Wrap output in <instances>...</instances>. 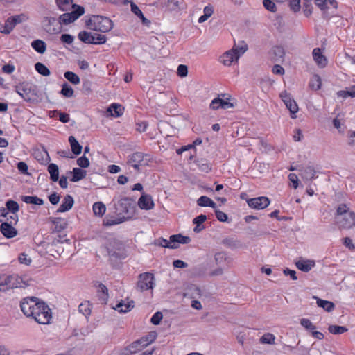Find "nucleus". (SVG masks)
Segmentation results:
<instances>
[{
  "instance_id": "nucleus-43",
  "label": "nucleus",
  "mask_w": 355,
  "mask_h": 355,
  "mask_svg": "<svg viewBox=\"0 0 355 355\" xmlns=\"http://www.w3.org/2000/svg\"><path fill=\"white\" fill-rule=\"evenodd\" d=\"M78 311L85 316L89 315L91 313V304L89 302H82L78 306Z\"/></svg>"
},
{
  "instance_id": "nucleus-33",
  "label": "nucleus",
  "mask_w": 355,
  "mask_h": 355,
  "mask_svg": "<svg viewBox=\"0 0 355 355\" xmlns=\"http://www.w3.org/2000/svg\"><path fill=\"white\" fill-rule=\"evenodd\" d=\"M31 46L39 53L43 54L46 50V43L41 40H35L32 42Z\"/></svg>"
},
{
  "instance_id": "nucleus-21",
  "label": "nucleus",
  "mask_w": 355,
  "mask_h": 355,
  "mask_svg": "<svg viewBox=\"0 0 355 355\" xmlns=\"http://www.w3.org/2000/svg\"><path fill=\"white\" fill-rule=\"evenodd\" d=\"M295 266L301 271L307 272L315 266V261L313 260L300 259L295 262Z\"/></svg>"
},
{
  "instance_id": "nucleus-20",
  "label": "nucleus",
  "mask_w": 355,
  "mask_h": 355,
  "mask_svg": "<svg viewBox=\"0 0 355 355\" xmlns=\"http://www.w3.org/2000/svg\"><path fill=\"white\" fill-rule=\"evenodd\" d=\"M312 0H303V5H311ZM315 5L322 10L328 9L329 6L336 8L335 0H315Z\"/></svg>"
},
{
  "instance_id": "nucleus-19",
  "label": "nucleus",
  "mask_w": 355,
  "mask_h": 355,
  "mask_svg": "<svg viewBox=\"0 0 355 355\" xmlns=\"http://www.w3.org/2000/svg\"><path fill=\"white\" fill-rule=\"evenodd\" d=\"M0 230L2 234L6 238H13L17 234V230L8 222L2 223L0 226Z\"/></svg>"
},
{
  "instance_id": "nucleus-35",
  "label": "nucleus",
  "mask_w": 355,
  "mask_h": 355,
  "mask_svg": "<svg viewBox=\"0 0 355 355\" xmlns=\"http://www.w3.org/2000/svg\"><path fill=\"white\" fill-rule=\"evenodd\" d=\"M21 200L27 204H34L37 205H42L44 204V200L36 196H21Z\"/></svg>"
},
{
  "instance_id": "nucleus-44",
  "label": "nucleus",
  "mask_w": 355,
  "mask_h": 355,
  "mask_svg": "<svg viewBox=\"0 0 355 355\" xmlns=\"http://www.w3.org/2000/svg\"><path fill=\"white\" fill-rule=\"evenodd\" d=\"M60 94L64 97L70 98L73 96L74 91L72 87L68 85V83H65L62 86Z\"/></svg>"
},
{
  "instance_id": "nucleus-37",
  "label": "nucleus",
  "mask_w": 355,
  "mask_h": 355,
  "mask_svg": "<svg viewBox=\"0 0 355 355\" xmlns=\"http://www.w3.org/2000/svg\"><path fill=\"white\" fill-rule=\"evenodd\" d=\"M78 38L80 41L86 44H92V42H94L93 33L85 31L79 33Z\"/></svg>"
},
{
  "instance_id": "nucleus-40",
  "label": "nucleus",
  "mask_w": 355,
  "mask_h": 355,
  "mask_svg": "<svg viewBox=\"0 0 355 355\" xmlns=\"http://www.w3.org/2000/svg\"><path fill=\"white\" fill-rule=\"evenodd\" d=\"M321 78L318 75H313L311 78L310 83H309V87L313 89V90H318L321 87Z\"/></svg>"
},
{
  "instance_id": "nucleus-41",
  "label": "nucleus",
  "mask_w": 355,
  "mask_h": 355,
  "mask_svg": "<svg viewBox=\"0 0 355 355\" xmlns=\"http://www.w3.org/2000/svg\"><path fill=\"white\" fill-rule=\"evenodd\" d=\"M259 340L262 344L274 345L275 336L271 333H266L260 338Z\"/></svg>"
},
{
  "instance_id": "nucleus-32",
  "label": "nucleus",
  "mask_w": 355,
  "mask_h": 355,
  "mask_svg": "<svg viewBox=\"0 0 355 355\" xmlns=\"http://www.w3.org/2000/svg\"><path fill=\"white\" fill-rule=\"evenodd\" d=\"M69 142L70 144L73 153H74L76 155L81 153L82 146L78 143V141L73 136H70L69 137Z\"/></svg>"
},
{
  "instance_id": "nucleus-57",
  "label": "nucleus",
  "mask_w": 355,
  "mask_h": 355,
  "mask_svg": "<svg viewBox=\"0 0 355 355\" xmlns=\"http://www.w3.org/2000/svg\"><path fill=\"white\" fill-rule=\"evenodd\" d=\"M230 96H228L225 98H221V108L223 109H229L234 107V105L230 102Z\"/></svg>"
},
{
  "instance_id": "nucleus-25",
  "label": "nucleus",
  "mask_w": 355,
  "mask_h": 355,
  "mask_svg": "<svg viewBox=\"0 0 355 355\" xmlns=\"http://www.w3.org/2000/svg\"><path fill=\"white\" fill-rule=\"evenodd\" d=\"M124 108L119 104L112 103L107 110L110 116L119 117L123 113Z\"/></svg>"
},
{
  "instance_id": "nucleus-60",
  "label": "nucleus",
  "mask_w": 355,
  "mask_h": 355,
  "mask_svg": "<svg viewBox=\"0 0 355 355\" xmlns=\"http://www.w3.org/2000/svg\"><path fill=\"white\" fill-rule=\"evenodd\" d=\"M73 40H74L73 37L69 34H63L60 37V40L63 43H66L67 44H72L73 42Z\"/></svg>"
},
{
  "instance_id": "nucleus-59",
  "label": "nucleus",
  "mask_w": 355,
  "mask_h": 355,
  "mask_svg": "<svg viewBox=\"0 0 355 355\" xmlns=\"http://www.w3.org/2000/svg\"><path fill=\"white\" fill-rule=\"evenodd\" d=\"M178 75L180 77H185L188 73V68L186 65L180 64L178 67Z\"/></svg>"
},
{
  "instance_id": "nucleus-5",
  "label": "nucleus",
  "mask_w": 355,
  "mask_h": 355,
  "mask_svg": "<svg viewBox=\"0 0 355 355\" xmlns=\"http://www.w3.org/2000/svg\"><path fill=\"white\" fill-rule=\"evenodd\" d=\"M15 91L26 101H31L37 96L36 87L28 82H23L16 85Z\"/></svg>"
},
{
  "instance_id": "nucleus-28",
  "label": "nucleus",
  "mask_w": 355,
  "mask_h": 355,
  "mask_svg": "<svg viewBox=\"0 0 355 355\" xmlns=\"http://www.w3.org/2000/svg\"><path fill=\"white\" fill-rule=\"evenodd\" d=\"M158 3L162 8H166L170 10H174L179 8L178 0H158Z\"/></svg>"
},
{
  "instance_id": "nucleus-55",
  "label": "nucleus",
  "mask_w": 355,
  "mask_h": 355,
  "mask_svg": "<svg viewBox=\"0 0 355 355\" xmlns=\"http://www.w3.org/2000/svg\"><path fill=\"white\" fill-rule=\"evenodd\" d=\"M233 48L236 49L234 53H236L239 59L240 56L242 55L248 50V46L245 44H242L241 46H234Z\"/></svg>"
},
{
  "instance_id": "nucleus-10",
  "label": "nucleus",
  "mask_w": 355,
  "mask_h": 355,
  "mask_svg": "<svg viewBox=\"0 0 355 355\" xmlns=\"http://www.w3.org/2000/svg\"><path fill=\"white\" fill-rule=\"evenodd\" d=\"M279 97L284 102L286 108L290 111L291 118L295 119L296 118L295 114L299 110L298 105H297V103L295 102V101L291 95L289 93H288L286 91L282 92L279 94Z\"/></svg>"
},
{
  "instance_id": "nucleus-14",
  "label": "nucleus",
  "mask_w": 355,
  "mask_h": 355,
  "mask_svg": "<svg viewBox=\"0 0 355 355\" xmlns=\"http://www.w3.org/2000/svg\"><path fill=\"white\" fill-rule=\"evenodd\" d=\"M103 249L110 257H121L123 254L122 244L115 241H110Z\"/></svg>"
},
{
  "instance_id": "nucleus-39",
  "label": "nucleus",
  "mask_w": 355,
  "mask_h": 355,
  "mask_svg": "<svg viewBox=\"0 0 355 355\" xmlns=\"http://www.w3.org/2000/svg\"><path fill=\"white\" fill-rule=\"evenodd\" d=\"M315 171L311 166H306L302 169V177L306 180H312L315 176Z\"/></svg>"
},
{
  "instance_id": "nucleus-4",
  "label": "nucleus",
  "mask_w": 355,
  "mask_h": 355,
  "mask_svg": "<svg viewBox=\"0 0 355 355\" xmlns=\"http://www.w3.org/2000/svg\"><path fill=\"white\" fill-rule=\"evenodd\" d=\"M116 209L120 216H124V218L130 219L135 212V200L130 198H121L116 205Z\"/></svg>"
},
{
  "instance_id": "nucleus-30",
  "label": "nucleus",
  "mask_w": 355,
  "mask_h": 355,
  "mask_svg": "<svg viewBox=\"0 0 355 355\" xmlns=\"http://www.w3.org/2000/svg\"><path fill=\"white\" fill-rule=\"evenodd\" d=\"M50 220L55 225V229L58 232H61L67 227V222L64 218L57 217L51 218Z\"/></svg>"
},
{
  "instance_id": "nucleus-36",
  "label": "nucleus",
  "mask_w": 355,
  "mask_h": 355,
  "mask_svg": "<svg viewBox=\"0 0 355 355\" xmlns=\"http://www.w3.org/2000/svg\"><path fill=\"white\" fill-rule=\"evenodd\" d=\"M92 208L94 214L96 216H103L106 211L105 205L101 202H95Z\"/></svg>"
},
{
  "instance_id": "nucleus-15",
  "label": "nucleus",
  "mask_w": 355,
  "mask_h": 355,
  "mask_svg": "<svg viewBox=\"0 0 355 355\" xmlns=\"http://www.w3.org/2000/svg\"><path fill=\"white\" fill-rule=\"evenodd\" d=\"M25 19V16L21 15H15L10 17H8L5 22V25L3 29L1 31L3 33L8 34L11 32V31L14 28L16 24L21 23Z\"/></svg>"
},
{
  "instance_id": "nucleus-47",
  "label": "nucleus",
  "mask_w": 355,
  "mask_h": 355,
  "mask_svg": "<svg viewBox=\"0 0 355 355\" xmlns=\"http://www.w3.org/2000/svg\"><path fill=\"white\" fill-rule=\"evenodd\" d=\"M144 347H141V343L139 340H137L129 345L127 347V350L130 352V354H135L137 352L141 350Z\"/></svg>"
},
{
  "instance_id": "nucleus-26",
  "label": "nucleus",
  "mask_w": 355,
  "mask_h": 355,
  "mask_svg": "<svg viewBox=\"0 0 355 355\" xmlns=\"http://www.w3.org/2000/svg\"><path fill=\"white\" fill-rule=\"evenodd\" d=\"M157 334L155 331H151L147 335L141 337L139 339V341L141 343V347H144V348L150 343H152L156 338Z\"/></svg>"
},
{
  "instance_id": "nucleus-63",
  "label": "nucleus",
  "mask_w": 355,
  "mask_h": 355,
  "mask_svg": "<svg viewBox=\"0 0 355 355\" xmlns=\"http://www.w3.org/2000/svg\"><path fill=\"white\" fill-rule=\"evenodd\" d=\"M17 168L21 173L28 174V165L25 162H19L17 164Z\"/></svg>"
},
{
  "instance_id": "nucleus-2",
  "label": "nucleus",
  "mask_w": 355,
  "mask_h": 355,
  "mask_svg": "<svg viewBox=\"0 0 355 355\" xmlns=\"http://www.w3.org/2000/svg\"><path fill=\"white\" fill-rule=\"evenodd\" d=\"M335 220L340 230H349L355 227V213L345 204H340L337 207Z\"/></svg>"
},
{
  "instance_id": "nucleus-27",
  "label": "nucleus",
  "mask_w": 355,
  "mask_h": 355,
  "mask_svg": "<svg viewBox=\"0 0 355 355\" xmlns=\"http://www.w3.org/2000/svg\"><path fill=\"white\" fill-rule=\"evenodd\" d=\"M197 205L200 207H210L216 208V204L209 197L202 196L197 200Z\"/></svg>"
},
{
  "instance_id": "nucleus-58",
  "label": "nucleus",
  "mask_w": 355,
  "mask_h": 355,
  "mask_svg": "<svg viewBox=\"0 0 355 355\" xmlns=\"http://www.w3.org/2000/svg\"><path fill=\"white\" fill-rule=\"evenodd\" d=\"M163 318V315L161 312L158 311L156 312L153 317L150 319L151 322L157 325L160 323L162 319Z\"/></svg>"
},
{
  "instance_id": "nucleus-34",
  "label": "nucleus",
  "mask_w": 355,
  "mask_h": 355,
  "mask_svg": "<svg viewBox=\"0 0 355 355\" xmlns=\"http://www.w3.org/2000/svg\"><path fill=\"white\" fill-rule=\"evenodd\" d=\"M48 172L50 173V178L53 182H57L59 178V168L55 164H50L48 166Z\"/></svg>"
},
{
  "instance_id": "nucleus-9",
  "label": "nucleus",
  "mask_w": 355,
  "mask_h": 355,
  "mask_svg": "<svg viewBox=\"0 0 355 355\" xmlns=\"http://www.w3.org/2000/svg\"><path fill=\"white\" fill-rule=\"evenodd\" d=\"M149 161L148 155L137 152L128 157L127 163L135 170L139 171L140 166L147 165Z\"/></svg>"
},
{
  "instance_id": "nucleus-38",
  "label": "nucleus",
  "mask_w": 355,
  "mask_h": 355,
  "mask_svg": "<svg viewBox=\"0 0 355 355\" xmlns=\"http://www.w3.org/2000/svg\"><path fill=\"white\" fill-rule=\"evenodd\" d=\"M87 174L86 171L82 170L79 168H74L73 169V177L71 179V182H76L85 178Z\"/></svg>"
},
{
  "instance_id": "nucleus-54",
  "label": "nucleus",
  "mask_w": 355,
  "mask_h": 355,
  "mask_svg": "<svg viewBox=\"0 0 355 355\" xmlns=\"http://www.w3.org/2000/svg\"><path fill=\"white\" fill-rule=\"evenodd\" d=\"M300 324L302 327H304L306 329H309L311 331L315 329V326L309 319H306V318L301 319Z\"/></svg>"
},
{
  "instance_id": "nucleus-48",
  "label": "nucleus",
  "mask_w": 355,
  "mask_h": 355,
  "mask_svg": "<svg viewBox=\"0 0 355 355\" xmlns=\"http://www.w3.org/2000/svg\"><path fill=\"white\" fill-rule=\"evenodd\" d=\"M272 53L275 61H279L284 56V50L282 46H275L272 49Z\"/></svg>"
},
{
  "instance_id": "nucleus-13",
  "label": "nucleus",
  "mask_w": 355,
  "mask_h": 355,
  "mask_svg": "<svg viewBox=\"0 0 355 355\" xmlns=\"http://www.w3.org/2000/svg\"><path fill=\"white\" fill-rule=\"evenodd\" d=\"M247 203L250 208L255 209H263L269 206L270 200L268 197L260 196L248 199Z\"/></svg>"
},
{
  "instance_id": "nucleus-53",
  "label": "nucleus",
  "mask_w": 355,
  "mask_h": 355,
  "mask_svg": "<svg viewBox=\"0 0 355 355\" xmlns=\"http://www.w3.org/2000/svg\"><path fill=\"white\" fill-rule=\"evenodd\" d=\"M94 42L93 44H102L106 42V37L104 35L93 33Z\"/></svg>"
},
{
  "instance_id": "nucleus-6",
  "label": "nucleus",
  "mask_w": 355,
  "mask_h": 355,
  "mask_svg": "<svg viewBox=\"0 0 355 355\" xmlns=\"http://www.w3.org/2000/svg\"><path fill=\"white\" fill-rule=\"evenodd\" d=\"M190 241L191 239L189 236H184L182 234H174L169 237V240L162 239L157 240L156 243L164 248L176 249L178 248L180 243L187 244Z\"/></svg>"
},
{
  "instance_id": "nucleus-49",
  "label": "nucleus",
  "mask_w": 355,
  "mask_h": 355,
  "mask_svg": "<svg viewBox=\"0 0 355 355\" xmlns=\"http://www.w3.org/2000/svg\"><path fill=\"white\" fill-rule=\"evenodd\" d=\"M330 333L333 334H341L344 332L347 331V329L345 327L338 326V325H330L328 328Z\"/></svg>"
},
{
  "instance_id": "nucleus-42",
  "label": "nucleus",
  "mask_w": 355,
  "mask_h": 355,
  "mask_svg": "<svg viewBox=\"0 0 355 355\" xmlns=\"http://www.w3.org/2000/svg\"><path fill=\"white\" fill-rule=\"evenodd\" d=\"M64 76L67 80L73 85H78L80 82L79 76L72 71H66Z\"/></svg>"
},
{
  "instance_id": "nucleus-51",
  "label": "nucleus",
  "mask_w": 355,
  "mask_h": 355,
  "mask_svg": "<svg viewBox=\"0 0 355 355\" xmlns=\"http://www.w3.org/2000/svg\"><path fill=\"white\" fill-rule=\"evenodd\" d=\"M220 96L225 98L226 96V94H223L220 95ZM209 107L211 109L214 110H218V108L221 107V98L220 97V96L218 98H216L211 101Z\"/></svg>"
},
{
  "instance_id": "nucleus-45",
  "label": "nucleus",
  "mask_w": 355,
  "mask_h": 355,
  "mask_svg": "<svg viewBox=\"0 0 355 355\" xmlns=\"http://www.w3.org/2000/svg\"><path fill=\"white\" fill-rule=\"evenodd\" d=\"M35 68L40 74L44 76H48L51 73L49 69L41 62H37L35 64Z\"/></svg>"
},
{
  "instance_id": "nucleus-24",
  "label": "nucleus",
  "mask_w": 355,
  "mask_h": 355,
  "mask_svg": "<svg viewBox=\"0 0 355 355\" xmlns=\"http://www.w3.org/2000/svg\"><path fill=\"white\" fill-rule=\"evenodd\" d=\"M128 220V218H124V216H119L118 217H106L103 220V225L105 226H112L118 225Z\"/></svg>"
},
{
  "instance_id": "nucleus-16",
  "label": "nucleus",
  "mask_w": 355,
  "mask_h": 355,
  "mask_svg": "<svg viewBox=\"0 0 355 355\" xmlns=\"http://www.w3.org/2000/svg\"><path fill=\"white\" fill-rule=\"evenodd\" d=\"M235 50V48H232L231 50L225 52L220 57V62L225 66H230L234 62H237L239 58L238 55H236V53H234Z\"/></svg>"
},
{
  "instance_id": "nucleus-12",
  "label": "nucleus",
  "mask_w": 355,
  "mask_h": 355,
  "mask_svg": "<svg viewBox=\"0 0 355 355\" xmlns=\"http://www.w3.org/2000/svg\"><path fill=\"white\" fill-rule=\"evenodd\" d=\"M1 284L6 286L9 288H20L28 285L17 275H11L6 277L1 280Z\"/></svg>"
},
{
  "instance_id": "nucleus-56",
  "label": "nucleus",
  "mask_w": 355,
  "mask_h": 355,
  "mask_svg": "<svg viewBox=\"0 0 355 355\" xmlns=\"http://www.w3.org/2000/svg\"><path fill=\"white\" fill-rule=\"evenodd\" d=\"M77 164L82 168H87L89 166V161L83 155L77 159Z\"/></svg>"
},
{
  "instance_id": "nucleus-23",
  "label": "nucleus",
  "mask_w": 355,
  "mask_h": 355,
  "mask_svg": "<svg viewBox=\"0 0 355 355\" xmlns=\"http://www.w3.org/2000/svg\"><path fill=\"white\" fill-rule=\"evenodd\" d=\"M74 200L71 196L67 195L62 203L60 205V207L58 209L57 212H64L71 209L73 205Z\"/></svg>"
},
{
  "instance_id": "nucleus-3",
  "label": "nucleus",
  "mask_w": 355,
  "mask_h": 355,
  "mask_svg": "<svg viewBox=\"0 0 355 355\" xmlns=\"http://www.w3.org/2000/svg\"><path fill=\"white\" fill-rule=\"evenodd\" d=\"M86 25L91 30L102 33L108 32L113 28L112 21L107 17L101 15H93L87 21Z\"/></svg>"
},
{
  "instance_id": "nucleus-61",
  "label": "nucleus",
  "mask_w": 355,
  "mask_h": 355,
  "mask_svg": "<svg viewBox=\"0 0 355 355\" xmlns=\"http://www.w3.org/2000/svg\"><path fill=\"white\" fill-rule=\"evenodd\" d=\"M19 261L21 263L25 264L26 266L30 265V263H31V259L28 258V255L26 254L25 253H21V254H19Z\"/></svg>"
},
{
  "instance_id": "nucleus-18",
  "label": "nucleus",
  "mask_w": 355,
  "mask_h": 355,
  "mask_svg": "<svg viewBox=\"0 0 355 355\" xmlns=\"http://www.w3.org/2000/svg\"><path fill=\"white\" fill-rule=\"evenodd\" d=\"M154 202L151 196L148 194H143L139 198L138 206L141 209L150 210L154 207Z\"/></svg>"
},
{
  "instance_id": "nucleus-1",
  "label": "nucleus",
  "mask_w": 355,
  "mask_h": 355,
  "mask_svg": "<svg viewBox=\"0 0 355 355\" xmlns=\"http://www.w3.org/2000/svg\"><path fill=\"white\" fill-rule=\"evenodd\" d=\"M20 307L25 315L32 317L39 324H48L51 318V312L49 306L35 297L24 298Z\"/></svg>"
},
{
  "instance_id": "nucleus-29",
  "label": "nucleus",
  "mask_w": 355,
  "mask_h": 355,
  "mask_svg": "<svg viewBox=\"0 0 355 355\" xmlns=\"http://www.w3.org/2000/svg\"><path fill=\"white\" fill-rule=\"evenodd\" d=\"M314 298L317 300V305L319 307L322 308L326 311L331 312L334 309L335 305L332 302L322 300L317 297H314Z\"/></svg>"
},
{
  "instance_id": "nucleus-46",
  "label": "nucleus",
  "mask_w": 355,
  "mask_h": 355,
  "mask_svg": "<svg viewBox=\"0 0 355 355\" xmlns=\"http://www.w3.org/2000/svg\"><path fill=\"white\" fill-rule=\"evenodd\" d=\"M7 210L10 211L12 214L17 213L19 209V206L16 201L9 200L6 203Z\"/></svg>"
},
{
  "instance_id": "nucleus-62",
  "label": "nucleus",
  "mask_w": 355,
  "mask_h": 355,
  "mask_svg": "<svg viewBox=\"0 0 355 355\" xmlns=\"http://www.w3.org/2000/svg\"><path fill=\"white\" fill-rule=\"evenodd\" d=\"M216 216L219 221L225 222L227 220V215L222 211L216 210Z\"/></svg>"
},
{
  "instance_id": "nucleus-52",
  "label": "nucleus",
  "mask_w": 355,
  "mask_h": 355,
  "mask_svg": "<svg viewBox=\"0 0 355 355\" xmlns=\"http://www.w3.org/2000/svg\"><path fill=\"white\" fill-rule=\"evenodd\" d=\"M273 1L274 0H263V4L266 10L275 12L277 10V8Z\"/></svg>"
},
{
  "instance_id": "nucleus-17",
  "label": "nucleus",
  "mask_w": 355,
  "mask_h": 355,
  "mask_svg": "<svg viewBox=\"0 0 355 355\" xmlns=\"http://www.w3.org/2000/svg\"><path fill=\"white\" fill-rule=\"evenodd\" d=\"M312 55L314 61L319 67L324 68L327 66V59L320 48H315L313 50Z\"/></svg>"
},
{
  "instance_id": "nucleus-64",
  "label": "nucleus",
  "mask_w": 355,
  "mask_h": 355,
  "mask_svg": "<svg viewBox=\"0 0 355 355\" xmlns=\"http://www.w3.org/2000/svg\"><path fill=\"white\" fill-rule=\"evenodd\" d=\"M206 220H207L206 215L201 214V215L196 217L193 219V223L196 225H202Z\"/></svg>"
},
{
  "instance_id": "nucleus-11",
  "label": "nucleus",
  "mask_w": 355,
  "mask_h": 355,
  "mask_svg": "<svg viewBox=\"0 0 355 355\" xmlns=\"http://www.w3.org/2000/svg\"><path fill=\"white\" fill-rule=\"evenodd\" d=\"M42 26L49 34H56L61 31V26L55 17H44L42 21Z\"/></svg>"
},
{
  "instance_id": "nucleus-22",
  "label": "nucleus",
  "mask_w": 355,
  "mask_h": 355,
  "mask_svg": "<svg viewBox=\"0 0 355 355\" xmlns=\"http://www.w3.org/2000/svg\"><path fill=\"white\" fill-rule=\"evenodd\" d=\"M134 306V301H128V300H121L119 302L114 309L120 313H127L133 309Z\"/></svg>"
},
{
  "instance_id": "nucleus-31",
  "label": "nucleus",
  "mask_w": 355,
  "mask_h": 355,
  "mask_svg": "<svg viewBox=\"0 0 355 355\" xmlns=\"http://www.w3.org/2000/svg\"><path fill=\"white\" fill-rule=\"evenodd\" d=\"M130 6L131 11L142 21L144 24L148 25L150 23V21L144 17L141 10L135 3L131 2Z\"/></svg>"
},
{
  "instance_id": "nucleus-8",
  "label": "nucleus",
  "mask_w": 355,
  "mask_h": 355,
  "mask_svg": "<svg viewBox=\"0 0 355 355\" xmlns=\"http://www.w3.org/2000/svg\"><path fill=\"white\" fill-rule=\"evenodd\" d=\"M73 8V10L71 12H67L60 16L59 17V23L61 26L62 24H68L71 22H73L76 20L79 17L83 15L85 12V9L83 7L80 6H76L73 4L72 6Z\"/></svg>"
},
{
  "instance_id": "nucleus-50",
  "label": "nucleus",
  "mask_w": 355,
  "mask_h": 355,
  "mask_svg": "<svg viewBox=\"0 0 355 355\" xmlns=\"http://www.w3.org/2000/svg\"><path fill=\"white\" fill-rule=\"evenodd\" d=\"M56 3L62 10H68L73 6L72 0H56Z\"/></svg>"
},
{
  "instance_id": "nucleus-7",
  "label": "nucleus",
  "mask_w": 355,
  "mask_h": 355,
  "mask_svg": "<svg viewBox=\"0 0 355 355\" xmlns=\"http://www.w3.org/2000/svg\"><path fill=\"white\" fill-rule=\"evenodd\" d=\"M155 286V279L153 274L144 272L139 275L137 283V289L139 291L153 290Z\"/></svg>"
}]
</instances>
